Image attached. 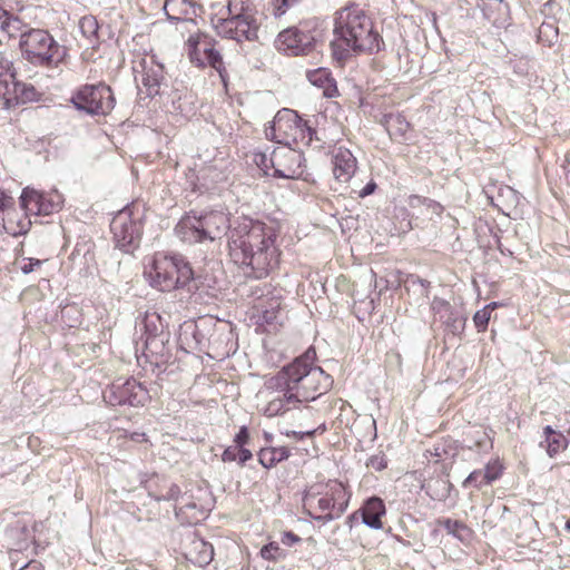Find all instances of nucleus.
Wrapping results in <instances>:
<instances>
[{"mask_svg": "<svg viewBox=\"0 0 570 570\" xmlns=\"http://www.w3.org/2000/svg\"><path fill=\"white\" fill-rule=\"evenodd\" d=\"M249 433L246 426H242L238 433L235 435L234 442L236 446L240 448L248 442Z\"/></svg>", "mask_w": 570, "mask_h": 570, "instance_id": "nucleus-53", "label": "nucleus"}, {"mask_svg": "<svg viewBox=\"0 0 570 570\" xmlns=\"http://www.w3.org/2000/svg\"><path fill=\"white\" fill-rule=\"evenodd\" d=\"M9 95H0L7 108L31 101L36 97V90L32 86L14 80L8 87Z\"/></svg>", "mask_w": 570, "mask_h": 570, "instance_id": "nucleus-21", "label": "nucleus"}, {"mask_svg": "<svg viewBox=\"0 0 570 570\" xmlns=\"http://www.w3.org/2000/svg\"><path fill=\"white\" fill-rule=\"evenodd\" d=\"M203 40H210V37L203 32L190 33L186 41V50L188 57L193 63L198 67H203L204 56L206 51L196 42H203Z\"/></svg>", "mask_w": 570, "mask_h": 570, "instance_id": "nucleus-33", "label": "nucleus"}, {"mask_svg": "<svg viewBox=\"0 0 570 570\" xmlns=\"http://www.w3.org/2000/svg\"><path fill=\"white\" fill-rule=\"evenodd\" d=\"M407 205L424 217H431L432 215L439 216L443 210L442 206L435 200L419 195H411L407 199Z\"/></svg>", "mask_w": 570, "mask_h": 570, "instance_id": "nucleus-31", "label": "nucleus"}, {"mask_svg": "<svg viewBox=\"0 0 570 570\" xmlns=\"http://www.w3.org/2000/svg\"><path fill=\"white\" fill-rule=\"evenodd\" d=\"M314 357L311 350L296 357L269 381L271 386L287 389L288 399L298 404L316 400L331 389L333 380L322 367L313 365Z\"/></svg>", "mask_w": 570, "mask_h": 570, "instance_id": "nucleus-3", "label": "nucleus"}, {"mask_svg": "<svg viewBox=\"0 0 570 570\" xmlns=\"http://www.w3.org/2000/svg\"><path fill=\"white\" fill-rule=\"evenodd\" d=\"M18 570H41V567L40 563H38L37 561H28Z\"/></svg>", "mask_w": 570, "mask_h": 570, "instance_id": "nucleus-61", "label": "nucleus"}, {"mask_svg": "<svg viewBox=\"0 0 570 570\" xmlns=\"http://www.w3.org/2000/svg\"><path fill=\"white\" fill-rule=\"evenodd\" d=\"M288 396L289 392L287 389H277V394L264 407V415L274 417L296 407L298 404L296 400H289Z\"/></svg>", "mask_w": 570, "mask_h": 570, "instance_id": "nucleus-24", "label": "nucleus"}, {"mask_svg": "<svg viewBox=\"0 0 570 570\" xmlns=\"http://www.w3.org/2000/svg\"><path fill=\"white\" fill-rule=\"evenodd\" d=\"M277 236V227L272 223L235 217L227 242L229 256L235 264L248 268L253 277H266L279 262Z\"/></svg>", "mask_w": 570, "mask_h": 570, "instance_id": "nucleus-1", "label": "nucleus"}, {"mask_svg": "<svg viewBox=\"0 0 570 570\" xmlns=\"http://www.w3.org/2000/svg\"><path fill=\"white\" fill-rule=\"evenodd\" d=\"M306 76L312 85L324 89L325 96L334 97L337 92L334 80L331 78V73L327 71V69L318 68L311 70L307 71Z\"/></svg>", "mask_w": 570, "mask_h": 570, "instance_id": "nucleus-32", "label": "nucleus"}, {"mask_svg": "<svg viewBox=\"0 0 570 570\" xmlns=\"http://www.w3.org/2000/svg\"><path fill=\"white\" fill-rule=\"evenodd\" d=\"M146 275L149 277L151 286L163 292H169L188 285L194 273L189 264L181 257L156 254Z\"/></svg>", "mask_w": 570, "mask_h": 570, "instance_id": "nucleus-6", "label": "nucleus"}, {"mask_svg": "<svg viewBox=\"0 0 570 570\" xmlns=\"http://www.w3.org/2000/svg\"><path fill=\"white\" fill-rule=\"evenodd\" d=\"M252 452L247 449H244L243 446L239 448V453H238V463L239 465H243L245 464L248 460L252 459Z\"/></svg>", "mask_w": 570, "mask_h": 570, "instance_id": "nucleus-58", "label": "nucleus"}, {"mask_svg": "<svg viewBox=\"0 0 570 570\" xmlns=\"http://www.w3.org/2000/svg\"><path fill=\"white\" fill-rule=\"evenodd\" d=\"M0 220L2 222L3 229L11 236L23 235L31 226L28 213L22 206L17 208L13 204L3 209Z\"/></svg>", "mask_w": 570, "mask_h": 570, "instance_id": "nucleus-19", "label": "nucleus"}, {"mask_svg": "<svg viewBox=\"0 0 570 570\" xmlns=\"http://www.w3.org/2000/svg\"><path fill=\"white\" fill-rule=\"evenodd\" d=\"M271 158H272V153L269 155H267L265 153H255L253 160L256 164V166L258 168H261L265 175H269V173H268L269 169H273V167L271 166V163H269Z\"/></svg>", "mask_w": 570, "mask_h": 570, "instance_id": "nucleus-47", "label": "nucleus"}, {"mask_svg": "<svg viewBox=\"0 0 570 570\" xmlns=\"http://www.w3.org/2000/svg\"><path fill=\"white\" fill-rule=\"evenodd\" d=\"M234 219L224 210H209L199 216L186 215L176 225L175 233L188 244L215 242L232 234Z\"/></svg>", "mask_w": 570, "mask_h": 570, "instance_id": "nucleus-4", "label": "nucleus"}, {"mask_svg": "<svg viewBox=\"0 0 570 570\" xmlns=\"http://www.w3.org/2000/svg\"><path fill=\"white\" fill-rule=\"evenodd\" d=\"M266 137L271 140L288 146L291 144H302L320 148V139L316 131L292 109L284 108L279 110L269 127L265 129Z\"/></svg>", "mask_w": 570, "mask_h": 570, "instance_id": "nucleus-5", "label": "nucleus"}, {"mask_svg": "<svg viewBox=\"0 0 570 570\" xmlns=\"http://www.w3.org/2000/svg\"><path fill=\"white\" fill-rule=\"evenodd\" d=\"M315 433V430L306 431V432H297V431H291L286 432L287 436H293L295 439L302 440L304 436H313Z\"/></svg>", "mask_w": 570, "mask_h": 570, "instance_id": "nucleus-60", "label": "nucleus"}, {"mask_svg": "<svg viewBox=\"0 0 570 570\" xmlns=\"http://www.w3.org/2000/svg\"><path fill=\"white\" fill-rule=\"evenodd\" d=\"M316 36L307 26L292 27L278 33L275 45L279 51L293 56L308 55L316 48Z\"/></svg>", "mask_w": 570, "mask_h": 570, "instance_id": "nucleus-13", "label": "nucleus"}, {"mask_svg": "<svg viewBox=\"0 0 570 570\" xmlns=\"http://www.w3.org/2000/svg\"><path fill=\"white\" fill-rule=\"evenodd\" d=\"M82 29L87 28L91 33L96 32L97 23L92 18H83L80 22Z\"/></svg>", "mask_w": 570, "mask_h": 570, "instance_id": "nucleus-57", "label": "nucleus"}, {"mask_svg": "<svg viewBox=\"0 0 570 570\" xmlns=\"http://www.w3.org/2000/svg\"><path fill=\"white\" fill-rule=\"evenodd\" d=\"M196 43L199 45L206 51L204 56L203 67L208 65L220 72V69L223 67V59L219 51H217L214 48V39L210 38V40H203V42Z\"/></svg>", "mask_w": 570, "mask_h": 570, "instance_id": "nucleus-36", "label": "nucleus"}, {"mask_svg": "<svg viewBox=\"0 0 570 570\" xmlns=\"http://www.w3.org/2000/svg\"><path fill=\"white\" fill-rule=\"evenodd\" d=\"M492 433V430L488 431L487 429L483 428L471 430L466 434V446L470 450H475L478 452H489L493 448Z\"/></svg>", "mask_w": 570, "mask_h": 570, "instance_id": "nucleus-28", "label": "nucleus"}, {"mask_svg": "<svg viewBox=\"0 0 570 570\" xmlns=\"http://www.w3.org/2000/svg\"><path fill=\"white\" fill-rule=\"evenodd\" d=\"M544 441L540 442V446L544 448L550 458L556 456L568 446V439L561 433L553 430L550 425L543 428Z\"/></svg>", "mask_w": 570, "mask_h": 570, "instance_id": "nucleus-27", "label": "nucleus"}, {"mask_svg": "<svg viewBox=\"0 0 570 570\" xmlns=\"http://www.w3.org/2000/svg\"><path fill=\"white\" fill-rule=\"evenodd\" d=\"M441 322L452 334L459 333L463 330L464 320L454 312L452 306L449 307V312L445 314V318H440Z\"/></svg>", "mask_w": 570, "mask_h": 570, "instance_id": "nucleus-40", "label": "nucleus"}, {"mask_svg": "<svg viewBox=\"0 0 570 570\" xmlns=\"http://www.w3.org/2000/svg\"><path fill=\"white\" fill-rule=\"evenodd\" d=\"M135 70L140 72V81L146 88L147 95L150 97L158 95L164 79L163 66L156 62L154 57H150L141 59Z\"/></svg>", "mask_w": 570, "mask_h": 570, "instance_id": "nucleus-16", "label": "nucleus"}, {"mask_svg": "<svg viewBox=\"0 0 570 570\" xmlns=\"http://www.w3.org/2000/svg\"><path fill=\"white\" fill-rule=\"evenodd\" d=\"M452 484L445 476H436L426 480L422 489L425 493L435 501H444L450 495Z\"/></svg>", "mask_w": 570, "mask_h": 570, "instance_id": "nucleus-30", "label": "nucleus"}, {"mask_svg": "<svg viewBox=\"0 0 570 570\" xmlns=\"http://www.w3.org/2000/svg\"><path fill=\"white\" fill-rule=\"evenodd\" d=\"M387 461L383 453H377L370 456L366 461V466L374 471H382L386 468Z\"/></svg>", "mask_w": 570, "mask_h": 570, "instance_id": "nucleus-48", "label": "nucleus"}, {"mask_svg": "<svg viewBox=\"0 0 570 570\" xmlns=\"http://www.w3.org/2000/svg\"><path fill=\"white\" fill-rule=\"evenodd\" d=\"M363 523L371 529H382L381 518L385 514L384 502L380 498L368 499L361 509Z\"/></svg>", "mask_w": 570, "mask_h": 570, "instance_id": "nucleus-20", "label": "nucleus"}, {"mask_svg": "<svg viewBox=\"0 0 570 570\" xmlns=\"http://www.w3.org/2000/svg\"><path fill=\"white\" fill-rule=\"evenodd\" d=\"M187 558L198 567H206L214 558V548L210 543L202 539H196L191 542Z\"/></svg>", "mask_w": 570, "mask_h": 570, "instance_id": "nucleus-26", "label": "nucleus"}, {"mask_svg": "<svg viewBox=\"0 0 570 570\" xmlns=\"http://www.w3.org/2000/svg\"><path fill=\"white\" fill-rule=\"evenodd\" d=\"M179 493H180L179 487L176 484H170L168 491L165 494H161V499L177 501Z\"/></svg>", "mask_w": 570, "mask_h": 570, "instance_id": "nucleus-55", "label": "nucleus"}, {"mask_svg": "<svg viewBox=\"0 0 570 570\" xmlns=\"http://www.w3.org/2000/svg\"><path fill=\"white\" fill-rule=\"evenodd\" d=\"M481 483H492L500 478L502 473V465L498 460H493L485 465Z\"/></svg>", "mask_w": 570, "mask_h": 570, "instance_id": "nucleus-41", "label": "nucleus"}, {"mask_svg": "<svg viewBox=\"0 0 570 570\" xmlns=\"http://www.w3.org/2000/svg\"><path fill=\"white\" fill-rule=\"evenodd\" d=\"M281 541L283 544L292 547L293 544L299 542L301 538L297 534L288 531L283 533Z\"/></svg>", "mask_w": 570, "mask_h": 570, "instance_id": "nucleus-54", "label": "nucleus"}, {"mask_svg": "<svg viewBox=\"0 0 570 570\" xmlns=\"http://www.w3.org/2000/svg\"><path fill=\"white\" fill-rule=\"evenodd\" d=\"M429 453L431 454V456L436 458L435 462H439L440 460L443 459L444 455L448 454L446 445L444 443H438L433 446L432 450H429Z\"/></svg>", "mask_w": 570, "mask_h": 570, "instance_id": "nucleus-52", "label": "nucleus"}, {"mask_svg": "<svg viewBox=\"0 0 570 570\" xmlns=\"http://www.w3.org/2000/svg\"><path fill=\"white\" fill-rule=\"evenodd\" d=\"M239 448L238 446H228L222 454V460L224 462H234L238 460Z\"/></svg>", "mask_w": 570, "mask_h": 570, "instance_id": "nucleus-51", "label": "nucleus"}, {"mask_svg": "<svg viewBox=\"0 0 570 570\" xmlns=\"http://www.w3.org/2000/svg\"><path fill=\"white\" fill-rule=\"evenodd\" d=\"M482 476H483L482 470H474L464 480L463 487L474 485L475 488L480 489L483 485H488L489 483H481Z\"/></svg>", "mask_w": 570, "mask_h": 570, "instance_id": "nucleus-49", "label": "nucleus"}, {"mask_svg": "<svg viewBox=\"0 0 570 570\" xmlns=\"http://www.w3.org/2000/svg\"><path fill=\"white\" fill-rule=\"evenodd\" d=\"M383 125L390 137L396 141H405L410 130L409 121L400 114L384 116Z\"/></svg>", "mask_w": 570, "mask_h": 570, "instance_id": "nucleus-25", "label": "nucleus"}, {"mask_svg": "<svg viewBox=\"0 0 570 570\" xmlns=\"http://www.w3.org/2000/svg\"><path fill=\"white\" fill-rule=\"evenodd\" d=\"M78 110L90 115H107L115 107V97L105 83L85 85L71 98Z\"/></svg>", "mask_w": 570, "mask_h": 570, "instance_id": "nucleus-9", "label": "nucleus"}, {"mask_svg": "<svg viewBox=\"0 0 570 570\" xmlns=\"http://www.w3.org/2000/svg\"><path fill=\"white\" fill-rule=\"evenodd\" d=\"M176 517L187 524H196L206 518V510L188 498H180L175 505Z\"/></svg>", "mask_w": 570, "mask_h": 570, "instance_id": "nucleus-23", "label": "nucleus"}, {"mask_svg": "<svg viewBox=\"0 0 570 570\" xmlns=\"http://www.w3.org/2000/svg\"><path fill=\"white\" fill-rule=\"evenodd\" d=\"M499 196L504 199V206L508 209H515L522 199L521 195L511 187L501 188Z\"/></svg>", "mask_w": 570, "mask_h": 570, "instance_id": "nucleus-43", "label": "nucleus"}, {"mask_svg": "<svg viewBox=\"0 0 570 570\" xmlns=\"http://www.w3.org/2000/svg\"><path fill=\"white\" fill-rule=\"evenodd\" d=\"M227 8L229 17L219 18L214 23L217 35L237 42L256 41L259 24L250 10L244 4L238 10L237 4L232 2L228 3Z\"/></svg>", "mask_w": 570, "mask_h": 570, "instance_id": "nucleus-8", "label": "nucleus"}, {"mask_svg": "<svg viewBox=\"0 0 570 570\" xmlns=\"http://www.w3.org/2000/svg\"><path fill=\"white\" fill-rule=\"evenodd\" d=\"M42 263L43 261L37 258H27L20 268L23 274H29L39 267Z\"/></svg>", "mask_w": 570, "mask_h": 570, "instance_id": "nucleus-50", "label": "nucleus"}, {"mask_svg": "<svg viewBox=\"0 0 570 570\" xmlns=\"http://www.w3.org/2000/svg\"><path fill=\"white\" fill-rule=\"evenodd\" d=\"M376 188V184L374 181L367 183L361 190H360V197H366L374 193Z\"/></svg>", "mask_w": 570, "mask_h": 570, "instance_id": "nucleus-59", "label": "nucleus"}, {"mask_svg": "<svg viewBox=\"0 0 570 570\" xmlns=\"http://www.w3.org/2000/svg\"><path fill=\"white\" fill-rule=\"evenodd\" d=\"M566 529L570 531V520L566 523Z\"/></svg>", "mask_w": 570, "mask_h": 570, "instance_id": "nucleus-63", "label": "nucleus"}, {"mask_svg": "<svg viewBox=\"0 0 570 570\" xmlns=\"http://www.w3.org/2000/svg\"><path fill=\"white\" fill-rule=\"evenodd\" d=\"M451 304L441 298H434L431 308L434 313L435 320L445 318L446 312H449V307Z\"/></svg>", "mask_w": 570, "mask_h": 570, "instance_id": "nucleus-46", "label": "nucleus"}, {"mask_svg": "<svg viewBox=\"0 0 570 570\" xmlns=\"http://www.w3.org/2000/svg\"><path fill=\"white\" fill-rule=\"evenodd\" d=\"M289 8L288 0H272L267 7V11L275 18L283 16Z\"/></svg>", "mask_w": 570, "mask_h": 570, "instance_id": "nucleus-45", "label": "nucleus"}, {"mask_svg": "<svg viewBox=\"0 0 570 570\" xmlns=\"http://www.w3.org/2000/svg\"><path fill=\"white\" fill-rule=\"evenodd\" d=\"M333 35L331 47L337 60L346 59L351 52H377L384 45L372 19L356 4L335 13Z\"/></svg>", "mask_w": 570, "mask_h": 570, "instance_id": "nucleus-2", "label": "nucleus"}, {"mask_svg": "<svg viewBox=\"0 0 570 570\" xmlns=\"http://www.w3.org/2000/svg\"><path fill=\"white\" fill-rule=\"evenodd\" d=\"M262 558L266 560H278L285 557V552L279 548L277 542H269L261 549Z\"/></svg>", "mask_w": 570, "mask_h": 570, "instance_id": "nucleus-44", "label": "nucleus"}, {"mask_svg": "<svg viewBox=\"0 0 570 570\" xmlns=\"http://www.w3.org/2000/svg\"><path fill=\"white\" fill-rule=\"evenodd\" d=\"M269 163L274 169L272 175L275 177L295 179L303 173V155L288 146L274 148Z\"/></svg>", "mask_w": 570, "mask_h": 570, "instance_id": "nucleus-14", "label": "nucleus"}, {"mask_svg": "<svg viewBox=\"0 0 570 570\" xmlns=\"http://www.w3.org/2000/svg\"><path fill=\"white\" fill-rule=\"evenodd\" d=\"M350 494L343 483L333 480L327 482L326 491L317 500V510L320 514L311 515L316 520L331 521L340 518L348 505Z\"/></svg>", "mask_w": 570, "mask_h": 570, "instance_id": "nucleus-11", "label": "nucleus"}, {"mask_svg": "<svg viewBox=\"0 0 570 570\" xmlns=\"http://www.w3.org/2000/svg\"><path fill=\"white\" fill-rule=\"evenodd\" d=\"M19 19L6 9L0 7V30L6 32L9 37L14 36V31L19 29Z\"/></svg>", "mask_w": 570, "mask_h": 570, "instance_id": "nucleus-39", "label": "nucleus"}, {"mask_svg": "<svg viewBox=\"0 0 570 570\" xmlns=\"http://www.w3.org/2000/svg\"><path fill=\"white\" fill-rule=\"evenodd\" d=\"M164 11L169 20L180 22L188 31L196 27V6L189 0H166Z\"/></svg>", "mask_w": 570, "mask_h": 570, "instance_id": "nucleus-18", "label": "nucleus"}, {"mask_svg": "<svg viewBox=\"0 0 570 570\" xmlns=\"http://www.w3.org/2000/svg\"><path fill=\"white\" fill-rule=\"evenodd\" d=\"M13 199L12 197L8 196L4 191L0 189V216L3 213V209L8 208L10 205H12Z\"/></svg>", "mask_w": 570, "mask_h": 570, "instance_id": "nucleus-56", "label": "nucleus"}, {"mask_svg": "<svg viewBox=\"0 0 570 570\" xmlns=\"http://www.w3.org/2000/svg\"><path fill=\"white\" fill-rule=\"evenodd\" d=\"M104 399L112 406L130 405L142 406L149 400L148 391L135 379L126 381H116L108 391L105 392Z\"/></svg>", "mask_w": 570, "mask_h": 570, "instance_id": "nucleus-12", "label": "nucleus"}, {"mask_svg": "<svg viewBox=\"0 0 570 570\" xmlns=\"http://www.w3.org/2000/svg\"><path fill=\"white\" fill-rule=\"evenodd\" d=\"M144 327L147 334L145 346L151 353L156 352L158 345V336L163 334V324L158 314H146Z\"/></svg>", "mask_w": 570, "mask_h": 570, "instance_id": "nucleus-29", "label": "nucleus"}, {"mask_svg": "<svg viewBox=\"0 0 570 570\" xmlns=\"http://www.w3.org/2000/svg\"><path fill=\"white\" fill-rule=\"evenodd\" d=\"M559 420H563L564 424L569 426L568 434H570V412H564L563 417H560Z\"/></svg>", "mask_w": 570, "mask_h": 570, "instance_id": "nucleus-62", "label": "nucleus"}, {"mask_svg": "<svg viewBox=\"0 0 570 570\" xmlns=\"http://www.w3.org/2000/svg\"><path fill=\"white\" fill-rule=\"evenodd\" d=\"M257 316L262 324L275 325L283 318L282 316V303L277 297H271L268 299H261L255 305Z\"/></svg>", "mask_w": 570, "mask_h": 570, "instance_id": "nucleus-22", "label": "nucleus"}, {"mask_svg": "<svg viewBox=\"0 0 570 570\" xmlns=\"http://www.w3.org/2000/svg\"><path fill=\"white\" fill-rule=\"evenodd\" d=\"M495 306L497 303H491L474 314L473 322L479 331H484L487 328L491 316V309Z\"/></svg>", "mask_w": 570, "mask_h": 570, "instance_id": "nucleus-42", "label": "nucleus"}, {"mask_svg": "<svg viewBox=\"0 0 570 570\" xmlns=\"http://www.w3.org/2000/svg\"><path fill=\"white\" fill-rule=\"evenodd\" d=\"M116 246L125 253H131L138 247L141 224L139 218H134V207L127 206L119 210L110 223Z\"/></svg>", "mask_w": 570, "mask_h": 570, "instance_id": "nucleus-10", "label": "nucleus"}, {"mask_svg": "<svg viewBox=\"0 0 570 570\" xmlns=\"http://www.w3.org/2000/svg\"><path fill=\"white\" fill-rule=\"evenodd\" d=\"M19 532L24 534V538L22 541H19L14 548H11L9 551V558L11 560V566L14 568L17 567V557L19 556L20 551L28 547L29 540H31V535L27 529L26 525H21L20 522H17L14 527H11L9 530L10 537H16Z\"/></svg>", "mask_w": 570, "mask_h": 570, "instance_id": "nucleus-35", "label": "nucleus"}, {"mask_svg": "<svg viewBox=\"0 0 570 570\" xmlns=\"http://www.w3.org/2000/svg\"><path fill=\"white\" fill-rule=\"evenodd\" d=\"M20 202L28 215H50L61 208L62 196L57 191L43 194L27 187L22 190Z\"/></svg>", "mask_w": 570, "mask_h": 570, "instance_id": "nucleus-15", "label": "nucleus"}, {"mask_svg": "<svg viewBox=\"0 0 570 570\" xmlns=\"http://www.w3.org/2000/svg\"><path fill=\"white\" fill-rule=\"evenodd\" d=\"M440 524L443 525V528L446 530L449 534H452L453 537L458 538L461 541L468 539V537L470 535L469 528L461 521L444 519L440 521Z\"/></svg>", "mask_w": 570, "mask_h": 570, "instance_id": "nucleus-38", "label": "nucleus"}, {"mask_svg": "<svg viewBox=\"0 0 570 570\" xmlns=\"http://www.w3.org/2000/svg\"><path fill=\"white\" fill-rule=\"evenodd\" d=\"M16 80V73L12 68V61L0 58V95H9L8 87Z\"/></svg>", "mask_w": 570, "mask_h": 570, "instance_id": "nucleus-37", "label": "nucleus"}, {"mask_svg": "<svg viewBox=\"0 0 570 570\" xmlns=\"http://www.w3.org/2000/svg\"><path fill=\"white\" fill-rule=\"evenodd\" d=\"M19 46L22 57L33 66L51 67L59 61L60 46L43 29H30L20 35Z\"/></svg>", "mask_w": 570, "mask_h": 570, "instance_id": "nucleus-7", "label": "nucleus"}, {"mask_svg": "<svg viewBox=\"0 0 570 570\" xmlns=\"http://www.w3.org/2000/svg\"><path fill=\"white\" fill-rule=\"evenodd\" d=\"M289 456V450L285 446L281 448H265L258 453L259 463L264 468H273L278 462L286 460Z\"/></svg>", "mask_w": 570, "mask_h": 570, "instance_id": "nucleus-34", "label": "nucleus"}, {"mask_svg": "<svg viewBox=\"0 0 570 570\" xmlns=\"http://www.w3.org/2000/svg\"><path fill=\"white\" fill-rule=\"evenodd\" d=\"M333 175L341 183H348L355 175L357 161L355 156L344 147H337L332 154Z\"/></svg>", "mask_w": 570, "mask_h": 570, "instance_id": "nucleus-17", "label": "nucleus"}]
</instances>
